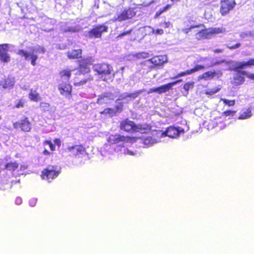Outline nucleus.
<instances>
[{"label": "nucleus", "instance_id": "nucleus-27", "mask_svg": "<svg viewBox=\"0 0 254 254\" xmlns=\"http://www.w3.org/2000/svg\"><path fill=\"white\" fill-rule=\"evenodd\" d=\"M93 80V76L89 75L87 78H83L79 81H74L73 84L75 86H80L85 85L87 82Z\"/></svg>", "mask_w": 254, "mask_h": 254}, {"label": "nucleus", "instance_id": "nucleus-17", "mask_svg": "<svg viewBox=\"0 0 254 254\" xmlns=\"http://www.w3.org/2000/svg\"><path fill=\"white\" fill-rule=\"evenodd\" d=\"M17 54L21 57H24L26 60L30 59L31 64L33 66H35L36 65V62L38 59V56L36 55L30 54L27 51L24 50H19L17 52Z\"/></svg>", "mask_w": 254, "mask_h": 254}, {"label": "nucleus", "instance_id": "nucleus-54", "mask_svg": "<svg viewBox=\"0 0 254 254\" xmlns=\"http://www.w3.org/2000/svg\"><path fill=\"white\" fill-rule=\"evenodd\" d=\"M127 154H128L129 155H133V153L131 151H129L128 149H127Z\"/></svg>", "mask_w": 254, "mask_h": 254}, {"label": "nucleus", "instance_id": "nucleus-46", "mask_svg": "<svg viewBox=\"0 0 254 254\" xmlns=\"http://www.w3.org/2000/svg\"><path fill=\"white\" fill-rule=\"evenodd\" d=\"M76 31V30L75 28L74 27H68L66 29H64V32H71V33H73V32H75Z\"/></svg>", "mask_w": 254, "mask_h": 254}, {"label": "nucleus", "instance_id": "nucleus-38", "mask_svg": "<svg viewBox=\"0 0 254 254\" xmlns=\"http://www.w3.org/2000/svg\"><path fill=\"white\" fill-rule=\"evenodd\" d=\"M225 104L228 105L229 106H233L235 104V100H229L227 99L221 98L220 99Z\"/></svg>", "mask_w": 254, "mask_h": 254}, {"label": "nucleus", "instance_id": "nucleus-48", "mask_svg": "<svg viewBox=\"0 0 254 254\" xmlns=\"http://www.w3.org/2000/svg\"><path fill=\"white\" fill-rule=\"evenodd\" d=\"M241 46V44L240 43H237L234 45H232L231 46H228V48L230 50H234L237 48H239Z\"/></svg>", "mask_w": 254, "mask_h": 254}, {"label": "nucleus", "instance_id": "nucleus-7", "mask_svg": "<svg viewBox=\"0 0 254 254\" xmlns=\"http://www.w3.org/2000/svg\"><path fill=\"white\" fill-rule=\"evenodd\" d=\"M150 62L152 65L148 67V71H151L154 68L163 65L165 63H167V59L166 56L162 55L155 56L147 61ZM146 61L141 63V64L145 65Z\"/></svg>", "mask_w": 254, "mask_h": 254}, {"label": "nucleus", "instance_id": "nucleus-20", "mask_svg": "<svg viewBox=\"0 0 254 254\" xmlns=\"http://www.w3.org/2000/svg\"><path fill=\"white\" fill-rule=\"evenodd\" d=\"M237 72L238 74L233 76V81H232V84L235 86L243 84L245 81V75L239 73L238 72Z\"/></svg>", "mask_w": 254, "mask_h": 254}, {"label": "nucleus", "instance_id": "nucleus-8", "mask_svg": "<svg viewBox=\"0 0 254 254\" xmlns=\"http://www.w3.org/2000/svg\"><path fill=\"white\" fill-rule=\"evenodd\" d=\"M181 81H182V79H179L176 81L161 85L157 87L150 88L148 91L147 93L151 94L156 92L159 94H161L172 89V87L173 85L176 84L178 83L181 82Z\"/></svg>", "mask_w": 254, "mask_h": 254}, {"label": "nucleus", "instance_id": "nucleus-33", "mask_svg": "<svg viewBox=\"0 0 254 254\" xmlns=\"http://www.w3.org/2000/svg\"><path fill=\"white\" fill-rule=\"evenodd\" d=\"M220 89H221V87L220 86H218V87H217L216 88L210 89H208V90H206L205 92V93L206 95L211 96V95H212L217 93L218 92H219L220 90Z\"/></svg>", "mask_w": 254, "mask_h": 254}, {"label": "nucleus", "instance_id": "nucleus-4", "mask_svg": "<svg viewBox=\"0 0 254 254\" xmlns=\"http://www.w3.org/2000/svg\"><path fill=\"white\" fill-rule=\"evenodd\" d=\"M254 66V58L249 59L247 61L238 62L233 66L232 70L238 72L244 75H246L247 77L251 80H254V73H250L246 70H242L248 67Z\"/></svg>", "mask_w": 254, "mask_h": 254}, {"label": "nucleus", "instance_id": "nucleus-19", "mask_svg": "<svg viewBox=\"0 0 254 254\" xmlns=\"http://www.w3.org/2000/svg\"><path fill=\"white\" fill-rule=\"evenodd\" d=\"M82 50L81 49L71 50L66 53V56L69 59H78L81 57Z\"/></svg>", "mask_w": 254, "mask_h": 254}, {"label": "nucleus", "instance_id": "nucleus-6", "mask_svg": "<svg viewBox=\"0 0 254 254\" xmlns=\"http://www.w3.org/2000/svg\"><path fill=\"white\" fill-rule=\"evenodd\" d=\"M94 60L92 57H88L78 61V72L79 74H85L90 72V65Z\"/></svg>", "mask_w": 254, "mask_h": 254}, {"label": "nucleus", "instance_id": "nucleus-28", "mask_svg": "<svg viewBox=\"0 0 254 254\" xmlns=\"http://www.w3.org/2000/svg\"><path fill=\"white\" fill-rule=\"evenodd\" d=\"M109 99V96L107 94H101L99 96L97 103L99 105H103L107 103V101Z\"/></svg>", "mask_w": 254, "mask_h": 254}, {"label": "nucleus", "instance_id": "nucleus-36", "mask_svg": "<svg viewBox=\"0 0 254 254\" xmlns=\"http://www.w3.org/2000/svg\"><path fill=\"white\" fill-rule=\"evenodd\" d=\"M43 144L44 145H49L50 150L52 152L56 150V146H55V144H53L51 140H45L43 141Z\"/></svg>", "mask_w": 254, "mask_h": 254}, {"label": "nucleus", "instance_id": "nucleus-43", "mask_svg": "<svg viewBox=\"0 0 254 254\" xmlns=\"http://www.w3.org/2000/svg\"><path fill=\"white\" fill-rule=\"evenodd\" d=\"M136 57L137 59H146L149 57V54L145 52H141L138 53L136 55Z\"/></svg>", "mask_w": 254, "mask_h": 254}, {"label": "nucleus", "instance_id": "nucleus-51", "mask_svg": "<svg viewBox=\"0 0 254 254\" xmlns=\"http://www.w3.org/2000/svg\"><path fill=\"white\" fill-rule=\"evenodd\" d=\"M43 154L45 155L48 156L50 155L51 153L47 149H45L43 151Z\"/></svg>", "mask_w": 254, "mask_h": 254}, {"label": "nucleus", "instance_id": "nucleus-35", "mask_svg": "<svg viewBox=\"0 0 254 254\" xmlns=\"http://www.w3.org/2000/svg\"><path fill=\"white\" fill-rule=\"evenodd\" d=\"M132 29H129L127 31H123L120 33L117 36V39H119L122 38L124 36L130 35L132 32Z\"/></svg>", "mask_w": 254, "mask_h": 254}, {"label": "nucleus", "instance_id": "nucleus-1", "mask_svg": "<svg viewBox=\"0 0 254 254\" xmlns=\"http://www.w3.org/2000/svg\"><path fill=\"white\" fill-rule=\"evenodd\" d=\"M93 71L98 75L101 80L106 82H112L115 78V73L113 66L106 62L94 64Z\"/></svg>", "mask_w": 254, "mask_h": 254}, {"label": "nucleus", "instance_id": "nucleus-52", "mask_svg": "<svg viewBox=\"0 0 254 254\" xmlns=\"http://www.w3.org/2000/svg\"><path fill=\"white\" fill-rule=\"evenodd\" d=\"M223 51V50L221 49H216L214 50V52L215 53H222Z\"/></svg>", "mask_w": 254, "mask_h": 254}, {"label": "nucleus", "instance_id": "nucleus-12", "mask_svg": "<svg viewBox=\"0 0 254 254\" xmlns=\"http://www.w3.org/2000/svg\"><path fill=\"white\" fill-rule=\"evenodd\" d=\"M184 129L170 126L167 129L162 132L161 136H168L170 138H176L179 136L181 132H184Z\"/></svg>", "mask_w": 254, "mask_h": 254}, {"label": "nucleus", "instance_id": "nucleus-10", "mask_svg": "<svg viewBox=\"0 0 254 254\" xmlns=\"http://www.w3.org/2000/svg\"><path fill=\"white\" fill-rule=\"evenodd\" d=\"M108 30V26L104 24L95 25L89 31V37L94 38H101L103 32H107Z\"/></svg>", "mask_w": 254, "mask_h": 254}, {"label": "nucleus", "instance_id": "nucleus-42", "mask_svg": "<svg viewBox=\"0 0 254 254\" xmlns=\"http://www.w3.org/2000/svg\"><path fill=\"white\" fill-rule=\"evenodd\" d=\"M189 74H190V72L189 69L185 71H182L178 73L174 77H172L171 79L177 78Z\"/></svg>", "mask_w": 254, "mask_h": 254}, {"label": "nucleus", "instance_id": "nucleus-50", "mask_svg": "<svg viewBox=\"0 0 254 254\" xmlns=\"http://www.w3.org/2000/svg\"><path fill=\"white\" fill-rule=\"evenodd\" d=\"M160 25L163 26L165 28H167L171 25V23L169 21L164 22L160 23Z\"/></svg>", "mask_w": 254, "mask_h": 254}, {"label": "nucleus", "instance_id": "nucleus-24", "mask_svg": "<svg viewBox=\"0 0 254 254\" xmlns=\"http://www.w3.org/2000/svg\"><path fill=\"white\" fill-rule=\"evenodd\" d=\"M28 97L31 100L34 102H38L41 99L40 94L36 91V90H34L33 89H31L30 90V92L28 94Z\"/></svg>", "mask_w": 254, "mask_h": 254}, {"label": "nucleus", "instance_id": "nucleus-29", "mask_svg": "<svg viewBox=\"0 0 254 254\" xmlns=\"http://www.w3.org/2000/svg\"><path fill=\"white\" fill-rule=\"evenodd\" d=\"M100 114L104 116L108 115L110 117L116 116L115 112H114V110H113V108H105L103 111H101Z\"/></svg>", "mask_w": 254, "mask_h": 254}, {"label": "nucleus", "instance_id": "nucleus-40", "mask_svg": "<svg viewBox=\"0 0 254 254\" xmlns=\"http://www.w3.org/2000/svg\"><path fill=\"white\" fill-rule=\"evenodd\" d=\"M236 113V111L227 110L222 112L223 116L225 117H233Z\"/></svg>", "mask_w": 254, "mask_h": 254}, {"label": "nucleus", "instance_id": "nucleus-18", "mask_svg": "<svg viewBox=\"0 0 254 254\" xmlns=\"http://www.w3.org/2000/svg\"><path fill=\"white\" fill-rule=\"evenodd\" d=\"M14 78L8 76L2 78L0 81V87L3 89H10L13 88L14 85Z\"/></svg>", "mask_w": 254, "mask_h": 254}, {"label": "nucleus", "instance_id": "nucleus-22", "mask_svg": "<svg viewBox=\"0 0 254 254\" xmlns=\"http://www.w3.org/2000/svg\"><path fill=\"white\" fill-rule=\"evenodd\" d=\"M210 38L213 36L223 34L226 32V29L223 27H212L208 29Z\"/></svg>", "mask_w": 254, "mask_h": 254}, {"label": "nucleus", "instance_id": "nucleus-13", "mask_svg": "<svg viewBox=\"0 0 254 254\" xmlns=\"http://www.w3.org/2000/svg\"><path fill=\"white\" fill-rule=\"evenodd\" d=\"M68 152H70L72 156H83L87 154L85 148L82 145H75L68 146L67 148Z\"/></svg>", "mask_w": 254, "mask_h": 254}, {"label": "nucleus", "instance_id": "nucleus-15", "mask_svg": "<svg viewBox=\"0 0 254 254\" xmlns=\"http://www.w3.org/2000/svg\"><path fill=\"white\" fill-rule=\"evenodd\" d=\"M58 90L61 95L65 97H71L72 87L69 83H62L58 86Z\"/></svg>", "mask_w": 254, "mask_h": 254}, {"label": "nucleus", "instance_id": "nucleus-32", "mask_svg": "<svg viewBox=\"0 0 254 254\" xmlns=\"http://www.w3.org/2000/svg\"><path fill=\"white\" fill-rule=\"evenodd\" d=\"M39 107L42 112H46L50 110V105L48 103L41 102L40 104Z\"/></svg>", "mask_w": 254, "mask_h": 254}, {"label": "nucleus", "instance_id": "nucleus-30", "mask_svg": "<svg viewBox=\"0 0 254 254\" xmlns=\"http://www.w3.org/2000/svg\"><path fill=\"white\" fill-rule=\"evenodd\" d=\"M252 116V113L251 110L249 109H247L246 111H244L242 113L239 117H238L239 119H246L249 118Z\"/></svg>", "mask_w": 254, "mask_h": 254}, {"label": "nucleus", "instance_id": "nucleus-47", "mask_svg": "<svg viewBox=\"0 0 254 254\" xmlns=\"http://www.w3.org/2000/svg\"><path fill=\"white\" fill-rule=\"evenodd\" d=\"M153 32L156 35H162L164 33V31L162 29H157L153 30Z\"/></svg>", "mask_w": 254, "mask_h": 254}, {"label": "nucleus", "instance_id": "nucleus-21", "mask_svg": "<svg viewBox=\"0 0 254 254\" xmlns=\"http://www.w3.org/2000/svg\"><path fill=\"white\" fill-rule=\"evenodd\" d=\"M195 38L197 40L210 38L208 29H204L199 31L196 33Z\"/></svg>", "mask_w": 254, "mask_h": 254}, {"label": "nucleus", "instance_id": "nucleus-9", "mask_svg": "<svg viewBox=\"0 0 254 254\" xmlns=\"http://www.w3.org/2000/svg\"><path fill=\"white\" fill-rule=\"evenodd\" d=\"M220 13L222 16L228 14L236 6L235 0H220Z\"/></svg>", "mask_w": 254, "mask_h": 254}, {"label": "nucleus", "instance_id": "nucleus-2", "mask_svg": "<svg viewBox=\"0 0 254 254\" xmlns=\"http://www.w3.org/2000/svg\"><path fill=\"white\" fill-rule=\"evenodd\" d=\"M119 127L121 130L127 132H145L149 129V127L146 124H136L133 121L128 119H125L120 122Z\"/></svg>", "mask_w": 254, "mask_h": 254}, {"label": "nucleus", "instance_id": "nucleus-56", "mask_svg": "<svg viewBox=\"0 0 254 254\" xmlns=\"http://www.w3.org/2000/svg\"><path fill=\"white\" fill-rule=\"evenodd\" d=\"M42 51L43 53H44V52H45V50H44V49H43L42 50Z\"/></svg>", "mask_w": 254, "mask_h": 254}, {"label": "nucleus", "instance_id": "nucleus-26", "mask_svg": "<svg viewBox=\"0 0 254 254\" xmlns=\"http://www.w3.org/2000/svg\"><path fill=\"white\" fill-rule=\"evenodd\" d=\"M59 75L61 78L68 80L71 76V70L68 69L62 70L59 72Z\"/></svg>", "mask_w": 254, "mask_h": 254}, {"label": "nucleus", "instance_id": "nucleus-23", "mask_svg": "<svg viewBox=\"0 0 254 254\" xmlns=\"http://www.w3.org/2000/svg\"><path fill=\"white\" fill-rule=\"evenodd\" d=\"M222 75V73L221 71H208L204 72L203 74V77L205 79H211L215 76L218 77L221 76Z\"/></svg>", "mask_w": 254, "mask_h": 254}, {"label": "nucleus", "instance_id": "nucleus-34", "mask_svg": "<svg viewBox=\"0 0 254 254\" xmlns=\"http://www.w3.org/2000/svg\"><path fill=\"white\" fill-rule=\"evenodd\" d=\"M124 108V104L122 102L119 103L118 104L116 105L115 106V108H113V110L115 112V115H116L117 113H121L123 111Z\"/></svg>", "mask_w": 254, "mask_h": 254}, {"label": "nucleus", "instance_id": "nucleus-41", "mask_svg": "<svg viewBox=\"0 0 254 254\" xmlns=\"http://www.w3.org/2000/svg\"><path fill=\"white\" fill-rule=\"evenodd\" d=\"M204 68V66L203 65L197 64V65H195L193 68H192L190 69H189V70L190 72V74H191L192 73H194V72L197 71L198 70H200L201 69H203Z\"/></svg>", "mask_w": 254, "mask_h": 254}, {"label": "nucleus", "instance_id": "nucleus-25", "mask_svg": "<svg viewBox=\"0 0 254 254\" xmlns=\"http://www.w3.org/2000/svg\"><path fill=\"white\" fill-rule=\"evenodd\" d=\"M19 167V163L16 161L7 163L4 166V169L9 171L14 172Z\"/></svg>", "mask_w": 254, "mask_h": 254}, {"label": "nucleus", "instance_id": "nucleus-31", "mask_svg": "<svg viewBox=\"0 0 254 254\" xmlns=\"http://www.w3.org/2000/svg\"><path fill=\"white\" fill-rule=\"evenodd\" d=\"M171 6H172L171 4H167L165 6H164V7L159 9L155 13V16H154L155 18L158 17L162 13H163V12L166 11L169 9H170L171 7Z\"/></svg>", "mask_w": 254, "mask_h": 254}, {"label": "nucleus", "instance_id": "nucleus-45", "mask_svg": "<svg viewBox=\"0 0 254 254\" xmlns=\"http://www.w3.org/2000/svg\"><path fill=\"white\" fill-rule=\"evenodd\" d=\"M200 26V25L199 24H198V25H191L190 26L189 28H185V29H184L183 30V31L186 33V34H188L192 29L193 28H198V27H199Z\"/></svg>", "mask_w": 254, "mask_h": 254}, {"label": "nucleus", "instance_id": "nucleus-16", "mask_svg": "<svg viewBox=\"0 0 254 254\" xmlns=\"http://www.w3.org/2000/svg\"><path fill=\"white\" fill-rule=\"evenodd\" d=\"M8 46L7 44H0V61L3 63H8L10 60L7 54Z\"/></svg>", "mask_w": 254, "mask_h": 254}, {"label": "nucleus", "instance_id": "nucleus-39", "mask_svg": "<svg viewBox=\"0 0 254 254\" xmlns=\"http://www.w3.org/2000/svg\"><path fill=\"white\" fill-rule=\"evenodd\" d=\"M193 87H194V82H188L186 83L184 85V88L187 92H188V91H189V90L190 89L193 88Z\"/></svg>", "mask_w": 254, "mask_h": 254}, {"label": "nucleus", "instance_id": "nucleus-37", "mask_svg": "<svg viewBox=\"0 0 254 254\" xmlns=\"http://www.w3.org/2000/svg\"><path fill=\"white\" fill-rule=\"evenodd\" d=\"M25 105V100L23 99H20L17 100L14 108H23Z\"/></svg>", "mask_w": 254, "mask_h": 254}, {"label": "nucleus", "instance_id": "nucleus-53", "mask_svg": "<svg viewBox=\"0 0 254 254\" xmlns=\"http://www.w3.org/2000/svg\"><path fill=\"white\" fill-rule=\"evenodd\" d=\"M16 203L20 204L22 203V199L20 198H17L16 199Z\"/></svg>", "mask_w": 254, "mask_h": 254}, {"label": "nucleus", "instance_id": "nucleus-49", "mask_svg": "<svg viewBox=\"0 0 254 254\" xmlns=\"http://www.w3.org/2000/svg\"><path fill=\"white\" fill-rule=\"evenodd\" d=\"M55 145H57L58 147H60L61 145V140L60 138H56L54 140Z\"/></svg>", "mask_w": 254, "mask_h": 254}, {"label": "nucleus", "instance_id": "nucleus-14", "mask_svg": "<svg viewBox=\"0 0 254 254\" xmlns=\"http://www.w3.org/2000/svg\"><path fill=\"white\" fill-rule=\"evenodd\" d=\"M131 137L124 136L120 134H111L108 138V141L110 144H117L120 142H128L131 140Z\"/></svg>", "mask_w": 254, "mask_h": 254}, {"label": "nucleus", "instance_id": "nucleus-11", "mask_svg": "<svg viewBox=\"0 0 254 254\" xmlns=\"http://www.w3.org/2000/svg\"><path fill=\"white\" fill-rule=\"evenodd\" d=\"M14 128H20L21 130L25 132L29 131L31 129V124L27 117L13 124Z\"/></svg>", "mask_w": 254, "mask_h": 254}, {"label": "nucleus", "instance_id": "nucleus-44", "mask_svg": "<svg viewBox=\"0 0 254 254\" xmlns=\"http://www.w3.org/2000/svg\"><path fill=\"white\" fill-rule=\"evenodd\" d=\"M140 93L141 91H137L134 93H128L126 95L125 98H136Z\"/></svg>", "mask_w": 254, "mask_h": 254}, {"label": "nucleus", "instance_id": "nucleus-5", "mask_svg": "<svg viewBox=\"0 0 254 254\" xmlns=\"http://www.w3.org/2000/svg\"><path fill=\"white\" fill-rule=\"evenodd\" d=\"M60 173V171L58 169L57 166L48 165L42 171L41 177L43 180L50 182L56 178Z\"/></svg>", "mask_w": 254, "mask_h": 254}, {"label": "nucleus", "instance_id": "nucleus-3", "mask_svg": "<svg viewBox=\"0 0 254 254\" xmlns=\"http://www.w3.org/2000/svg\"><path fill=\"white\" fill-rule=\"evenodd\" d=\"M137 7H127L116 13L112 21L114 22H121L131 19L137 13Z\"/></svg>", "mask_w": 254, "mask_h": 254}, {"label": "nucleus", "instance_id": "nucleus-55", "mask_svg": "<svg viewBox=\"0 0 254 254\" xmlns=\"http://www.w3.org/2000/svg\"><path fill=\"white\" fill-rule=\"evenodd\" d=\"M172 2H178L180 1L181 0H170Z\"/></svg>", "mask_w": 254, "mask_h": 254}]
</instances>
